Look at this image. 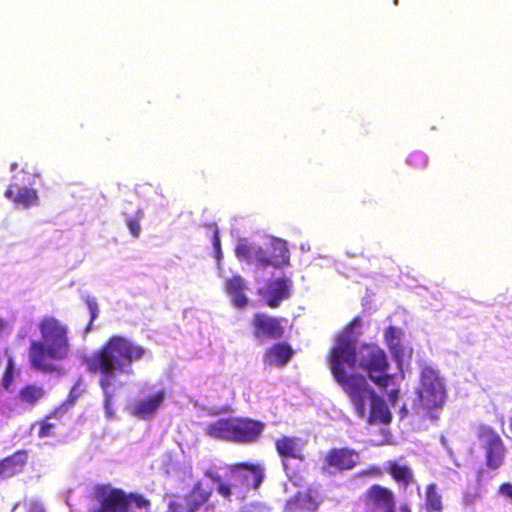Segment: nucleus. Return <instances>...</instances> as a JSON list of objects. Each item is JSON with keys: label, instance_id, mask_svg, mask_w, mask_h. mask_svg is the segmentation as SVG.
Here are the masks:
<instances>
[{"label": "nucleus", "instance_id": "obj_1", "mask_svg": "<svg viewBox=\"0 0 512 512\" xmlns=\"http://www.w3.org/2000/svg\"><path fill=\"white\" fill-rule=\"evenodd\" d=\"M145 355V348L129 339L113 335L102 346L83 359L86 370L99 376L98 384L104 395V409L107 418L114 416L112 408L115 390L113 386L120 374H133L132 364Z\"/></svg>", "mask_w": 512, "mask_h": 512}, {"label": "nucleus", "instance_id": "obj_2", "mask_svg": "<svg viewBox=\"0 0 512 512\" xmlns=\"http://www.w3.org/2000/svg\"><path fill=\"white\" fill-rule=\"evenodd\" d=\"M41 340H33L28 349L30 366L42 373H59L56 362L67 359L71 352L68 326L54 316H44L38 324Z\"/></svg>", "mask_w": 512, "mask_h": 512}, {"label": "nucleus", "instance_id": "obj_3", "mask_svg": "<svg viewBox=\"0 0 512 512\" xmlns=\"http://www.w3.org/2000/svg\"><path fill=\"white\" fill-rule=\"evenodd\" d=\"M204 476L217 484V493L224 499L230 500L233 490L248 491L257 489L263 482L265 469L258 463L238 462L227 466L229 481H224L222 476L208 468L203 472Z\"/></svg>", "mask_w": 512, "mask_h": 512}, {"label": "nucleus", "instance_id": "obj_4", "mask_svg": "<svg viewBox=\"0 0 512 512\" xmlns=\"http://www.w3.org/2000/svg\"><path fill=\"white\" fill-rule=\"evenodd\" d=\"M265 424L250 417L229 416L206 425L207 436L237 444H252L259 440Z\"/></svg>", "mask_w": 512, "mask_h": 512}, {"label": "nucleus", "instance_id": "obj_5", "mask_svg": "<svg viewBox=\"0 0 512 512\" xmlns=\"http://www.w3.org/2000/svg\"><path fill=\"white\" fill-rule=\"evenodd\" d=\"M354 408L368 424H389L392 414L384 400L363 376L354 375Z\"/></svg>", "mask_w": 512, "mask_h": 512}, {"label": "nucleus", "instance_id": "obj_6", "mask_svg": "<svg viewBox=\"0 0 512 512\" xmlns=\"http://www.w3.org/2000/svg\"><path fill=\"white\" fill-rule=\"evenodd\" d=\"M365 372L379 388L387 390L395 384L396 374L387 373L389 361L386 352L375 344H363L354 348V366Z\"/></svg>", "mask_w": 512, "mask_h": 512}, {"label": "nucleus", "instance_id": "obj_7", "mask_svg": "<svg viewBox=\"0 0 512 512\" xmlns=\"http://www.w3.org/2000/svg\"><path fill=\"white\" fill-rule=\"evenodd\" d=\"M445 386L439 373L431 367L425 366L421 370L420 385L416 389V396L411 403L414 414H427L432 409L442 407L445 402Z\"/></svg>", "mask_w": 512, "mask_h": 512}, {"label": "nucleus", "instance_id": "obj_8", "mask_svg": "<svg viewBox=\"0 0 512 512\" xmlns=\"http://www.w3.org/2000/svg\"><path fill=\"white\" fill-rule=\"evenodd\" d=\"M330 362L335 379L352 398V374L349 373L352 369V322L348 323L336 337Z\"/></svg>", "mask_w": 512, "mask_h": 512}, {"label": "nucleus", "instance_id": "obj_9", "mask_svg": "<svg viewBox=\"0 0 512 512\" xmlns=\"http://www.w3.org/2000/svg\"><path fill=\"white\" fill-rule=\"evenodd\" d=\"M275 249L279 251L277 255L268 256L265 250L257 244L249 243L243 239L235 247V256L241 261L254 263L258 267L266 268L272 266L280 268L289 264V250L285 242H278Z\"/></svg>", "mask_w": 512, "mask_h": 512}, {"label": "nucleus", "instance_id": "obj_10", "mask_svg": "<svg viewBox=\"0 0 512 512\" xmlns=\"http://www.w3.org/2000/svg\"><path fill=\"white\" fill-rule=\"evenodd\" d=\"M36 174L27 168L21 169L12 176L11 183L4 192V197L15 206L29 209L39 205L38 191L28 185L35 184Z\"/></svg>", "mask_w": 512, "mask_h": 512}, {"label": "nucleus", "instance_id": "obj_11", "mask_svg": "<svg viewBox=\"0 0 512 512\" xmlns=\"http://www.w3.org/2000/svg\"><path fill=\"white\" fill-rule=\"evenodd\" d=\"M476 438L485 452V464L491 470L499 469L505 461L506 447L500 435L487 424L475 428Z\"/></svg>", "mask_w": 512, "mask_h": 512}, {"label": "nucleus", "instance_id": "obj_12", "mask_svg": "<svg viewBox=\"0 0 512 512\" xmlns=\"http://www.w3.org/2000/svg\"><path fill=\"white\" fill-rule=\"evenodd\" d=\"M130 504L151 512V501L139 493H126L121 488H112L100 501V506L91 512H129Z\"/></svg>", "mask_w": 512, "mask_h": 512}, {"label": "nucleus", "instance_id": "obj_13", "mask_svg": "<svg viewBox=\"0 0 512 512\" xmlns=\"http://www.w3.org/2000/svg\"><path fill=\"white\" fill-rule=\"evenodd\" d=\"M284 318L268 315L263 312L254 313L250 320L251 335L258 344L270 340H279L284 337Z\"/></svg>", "mask_w": 512, "mask_h": 512}, {"label": "nucleus", "instance_id": "obj_14", "mask_svg": "<svg viewBox=\"0 0 512 512\" xmlns=\"http://www.w3.org/2000/svg\"><path fill=\"white\" fill-rule=\"evenodd\" d=\"M274 445L287 476L290 478L297 476L299 470L292 467L290 461L297 460L300 463L306 461L304 441L299 437L282 435L275 440Z\"/></svg>", "mask_w": 512, "mask_h": 512}, {"label": "nucleus", "instance_id": "obj_15", "mask_svg": "<svg viewBox=\"0 0 512 512\" xmlns=\"http://www.w3.org/2000/svg\"><path fill=\"white\" fill-rule=\"evenodd\" d=\"M213 494V487L197 480L184 495L183 501H170L168 512H198L205 506Z\"/></svg>", "mask_w": 512, "mask_h": 512}, {"label": "nucleus", "instance_id": "obj_16", "mask_svg": "<svg viewBox=\"0 0 512 512\" xmlns=\"http://www.w3.org/2000/svg\"><path fill=\"white\" fill-rule=\"evenodd\" d=\"M366 504L373 510L381 512L395 511V496L393 492L379 484L372 485L364 494Z\"/></svg>", "mask_w": 512, "mask_h": 512}, {"label": "nucleus", "instance_id": "obj_17", "mask_svg": "<svg viewBox=\"0 0 512 512\" xmlns=\"http://www.w3.org/2000/svg\"><path fill=\"white\" fill-rule=\"evenodd\" d=\"M291 287L292 281L288 277L269 281L263 292L267 306L273 309L279 307L282 301L290 297Z\"/></svg>", "mask_w": 512, "mask_h": 512}, {"label": "nucleus", "instance_id": "obj_18", "mask_svg": "<svg viewBox=\"0 0 512 512\" xmlns=\"http://www.w3.org/2000/svg\"><path fill=\"white\" fill-rule=\"evenodd\" d=\"M320 499L315 491H298L285 503L283 512H316Z\"/></svg>", "mask_w": 512, "mask_h": 512}, {"label": "nucleus", "instance_id": "obj_19", "mask_svg": "<svg viewBox=\"0 0 512 512\" xmlns=\"http://www.w3.org/2000/svg\"><path fill=\"white\" fill-rule=\"evenodd\" d=\"M164 399L163 391L135 402L131 407V414L139 419L151 418L160 407Z\"/></svg>", "mask_w": 512, "mask_h": 512}, {"label": "nucleus", "instance_id": "obj_20", "mask_svg": "<svg viewBox=\"0 0 512 512\" xmlns=\"http://www.w3.org/2000/svg\"><path fill=\"white\" fill-rule=\"evenodd\" d=\"M294 354V350L287 342H277L265 351V361L269 365L283 367Z\"/></svg>", "mask_w": 512, "mask_h": 512}, {"label": "nucleus", "instance_id": "obj_21", "mask_svg": "<svg viewBox=\"0 0 512 512\" xmlns=\"http://www.w3.org/2000/svg\"><path fill=\"white\" fill-rule=\"evenodd\" d=\"M245 289V281L240 275H233L225 280V290L231 296V301L237 308H244L248 304V298L244 294Z\"/></svg>", "mask_w": 512, "mask_h": 512}, {"label": "nucleus", "instance_id": "obj_22", "mask_svg": "<svg viewBox=\"0 0 512 512\" xmlns=\"http://www.w3.org/2000/svg\"><path fill=\"white\" fill-rule=\"evenodd\" d=\"M385 470L404 489L415 482L412 469L408 465L399 464L396 460L388 461Z\"/></svg>", "mask_w": 512, "mask_h": 512}, {"label": "nucleus", "instance_id": "obj_23", "mask_svg": "<svg viewBox=\"0 0 512 512\" xmlns=\"http://www.w3.org/2000/svg\"><path fill=\"white\" fill-rule=\"evenodd\" d=\"M325 464L337 471L352 468V451L348 448H334L325 456Z\"/></svg>", "mask_w": 512, "mask_h": 512}, {"label": "nucleus", "instance_id": "obj_24", "mask_svg": "<svg viewBox=\"0 0 512 512\" xmlns=\"http://www.w3.org/2000/svg\"><path fill=\"white\" fill-rule=\"evenodd\" d=\"M28 461V453L26 450H18L12 455L1 460L4 478L12 477L23 471Z\"/></svg>", "mask_w": 512, "mask_h": 512}, {"label": "nucleus", "instance_id": "obj_25", "mask_svg": "<svg viewBox=\"0 0 512 512\" xmlns=\"http://www.w3.org/2000/svg\"><path fill=\"white\" fill-rule=\"evenodd\" d=\"M63 406H58L50 411L44 418L38 420L36 424L39 426L38 437L46 438V437H54L56 436V430L58 428L56 423L49 422V419H57L59 415L63 413Z\"/></svg>", "mask_w": 512, "mask_h": 512}, {"label": "nucleus", "instance_id": "obj_26", "mask_svg": "<svg viewBox=\"0 0 512 512\" xmlns=\"http://www.w3.org/2000/svg\"><path fill=\"white\" fill-rule=\"evenodd\" d=\"M46 395L45 389L35 384L23 386L17 395L18 400L28 406H35Z\"/></svg>", "mask_w": 512, "mask_h": 512}, {"label": "nucleus", "instance_id": "obj_27", "mask_svg": "<svg viewBox=\"0 0 512 512\" xmlns=\"http://www.w3.org/2000/svg\"><path fill=\"white\" fill-rule=\"evenodd\" d=\"M424 509L426 512H443L442 495L435 483H430L425 488Z\"/></svg>", "mask_w": 512, "mask_h": 512}, {"label": "nucleus", "instance_id": "obj_28", "mask_svg": "<svg viewBox=\"0 0 512 512\" xmlns=\"http://www.w3.org/2000/svg\"><path fill=\"white\" fill-rule=\"evenodd\" d=\"M406 161L415 170H423L428 164L427 156L418 150L411 152Z\"/></svg>", "mask_w": 512, "mask_h": 512}, {"label": "nucleus", "instance_id": "obj_29", "mask_svg": "<svg viewBox=\"0 0 512 512\" xmlns=\"http://www.w3.org/2000/svg\"><path fill=\"white\" fill-rule=\"evenodd\" d=\"M144 213L138 209L133 217L127 219V226L133 237L137 238L141 233L140 221L142 220Z\"/></svg>", "mask_w": 512, "mask_h": 512}, {"label": "nucleus", "instance_id": "obj_30", "mask_svg": "<svg viewBox=\"0 0 512 512\" xmlns=\"http://www.w3.org/2000/svg\"><path fill=\"white\" fill-rule=\"evenodd\" d=\"M385 338L391 351L396 355L397 358H399V350L401 347L399 344V338L397 336V329L394 327H389L386 330Z\"/></svg>", "mask_w": 512, "mask_h": 512}, {"label": "nucleus", "instance_id": "obj_31", "mask_svg": "<svg viewBox=\"0 0 512 512\" xmlns=\"http://www.w3.org/2000/svg\"><path fill=\"white\" fill-rule=\"evenodd\" d=\"M86 304L90 313V322L86 327V331L91 329L92 322L98 317L99 308L98 304L94 299H87Z\"/></svg>", "mask_w": 512, "mask_h": 512}, {"label": "nucleus", "instance_id": "obj_32", "mask_svg": "<svg viewBox=\"0 0 512 512\" xmlns=\"http://www.w3.org/2000/svg\"><path fill=\"white\" fill-rule=\"evenodd\" d=\"M392 388L387 391V398L391 406L395 407L400 397L399 385L395 382L394 385H390Z\"/></svg>", "mask_w": 512, "mask_h": 512}, {"label": "nucleus", "instance_id": "obj_33", "mask_svg": "<svg viewBox=\"0 0 512 512\" xmlns=\"http://www.w3.org/2000/svg\"><path fill=\"white\" fill-rule=\"evenodd\" d=\"M13 370H14L13 362H12V360H10L8 363V366L6 368V371L3 375V379H2V385L6 389L9 388V386L13 380Z\"/></svg>", "mask_w": 512, "mask_h": 512}, {"label": "nucleus", "instance_id": "obj_34", "mask_svg": "<svg viewBox=\"0 0 512 512\" xmlns=\"http://www.w3.org/2000/svg\"><path fill=\"white\" fill-rule=\"evenodd\" d=\"M212 244H213V247L216 252V258L218 260H220V258L222 256V252H221V242H220V236H219L218 229H215V231L213 233Z\"/></svg>", "mask_w": 512, "mask_h": 512}, {"label": "nucleus", "instance_id": "obj_35", "mask_svg": "<svg viewBox=\"0 0 512 512\" xmlns=\"http://www.w3.org/2000/svg\"><path fill=\"white\" fill-rule=\"evenodd\" d=\"M499 494L502 496L512 500V483L504 482L499 486L498 489Z\"/></svg>", "mask_w": 512, "mask_h": 512}, {"label": "nucleus", "instance_id": "obj_36", "mask_svg": "<svg viewBox=\"0 0 512 512\" xmlns=\"http://www.w3.org/2000/svg\"><path fill=\"white\" fill-rule=\"evenodd\" d=\"M26 512H46V510L40 502L32 501L28 504Z\"/></svg>", "mask_w": 512, "mask_h": 512}, {"label": "nucleus", "instance_id": "obj_37", "mask_svg": "<svg viewBox=\"0 0 512 512\" xmlns=\"http://www.w3.org/2000/svg\"><path fill=\"white\" fill-rule=\"evenodd\" d=\"M79 396H80V393L77 391V388L74 386L69 393L67 401L69 402L70 405H73L74 402L79 398Z\"/></svg>", "mask_w": 512, "mask_h": 512}, {"label": "nucleus", "instance_id": "obj_38", "mask_svg": "<svg viewBox=\"0 0 512 512\" xmlns=\"http://www.w3.org/2000/svg\"><path fill=\"white\" fill-rule=\"evenodd\" d=\"M408 413H409V409H408L407 405H406V404H404V405L400 408V410H399L400 418H401V419L405 418V417L408 415Z\"/></svg>", "mask_w": 512, "mask_h": 512}, {"label": "nucleus", "instance_id": "obj_39", "mask_svg": "<svg viewBox=\"0 0 512 512\" xmlns=\"http://www.w3.org/2000/svg\"><path fill=\"white\" fill-rule=\"evenodd\" d=\"M483 474L484 471L482 469H479L476 474V482L480 485L483 481Z\"/></svg>", "mask_w": 512, "mask_h": 512}, {"label": "nucleus", "instance_id": "obj_40", "mask_svg": "<svg viewBox=\"0 0 512 512\" xmlns=\"http://www.w3.org/2000/svg\"><path fill=\"white\" fill-rule=\"evenodd\" d=\"M369 473L373 474L375 476H381L382 471L379 467H372V468H370Z\"/></svg>", "mask_w": 512, "mask_h": 512}, {"label": "nucleus", "instance_id": "obj_41", "mask_svg": "<svg viewBox=\"0 0 512 512\" xmlns=\"http://www.w3.org/2000/svg\"><path fill=\"white\" fill-rule=\"evenodd\" d=\"M229 411H230L229 407H225V408H222L220 411H214V412H211L210 414L217 415L219 413H225V412H229Z\"/></svg>", "mask_w": 512, "mask_h": 512}, {"label": "nucleus", "instance_id": "obj_42", "mask_svg": "<svg viewBox=\"0 0 512 512\" xmlns=\"http://www.w3.org/2000/svg\"><path fill=\"white\" fill-rule=\"evenodd\" d=\"M353 323H354V329L360 325V321L357 317H354V320H353Z\"/></svg>", "mask_w": 512, "mask_h": 512}, {"label": "nucleus", "instance_id": "obj_43", "mask_svg": "<svg viewBox=\"0 0 512 512\" xmlns=\"http://www.w3.org/2000/svg\"><path fill=\"white\" fill-rule=\"evenodd\" d=\"M401 511H402V512H411V511H410V509H409V507H408L407 505H403V506H401Z\"/></svg>", "mask_w": 512, "mask_h": 512}, {"label": "nucleus", "instance_id": "obj_44", "mask_svg": "<svg viewBox=\"0 0 512 512\" xmlns=\"http://www.w3.org/2000/svg\"><path fill=\"white\" fill-rule=\"evenodd\" d=\"M4 327H5V322H4V320L0 319V333L2 332Z\"/></svg>", "mask_w": 512, "mask_h": 512}, {"label": "nucleus", "instance_id": "obj_45", "mask_svg": "<svg viewBox=\"0 0 512 512\" xmlns=\"http://www.w3.org/2000/svg\"><path fill=\"white\" fill-rule=\"evenodd\" d=\"M17 167H18V164H17L16 162H14V163H12V164L10 165V169H11L12 171H13V170H15Z\"/></svg>", "mask_w": 512, "mask_h": 512}, {"label": "nucleus", "instance_id": "obj_46", "mask_svg": "<svg viewBox=\"0 0 512 512\" xmlns=\"http://www.w3.org/2000/svg\"><path fill=\"white\" fill-rule=\"evenodd\" d=\"M394 3L397 4L398 3V0H394Z\"/></svg>", "mask_w": 512, "mask_h": 512}]
</instances>
